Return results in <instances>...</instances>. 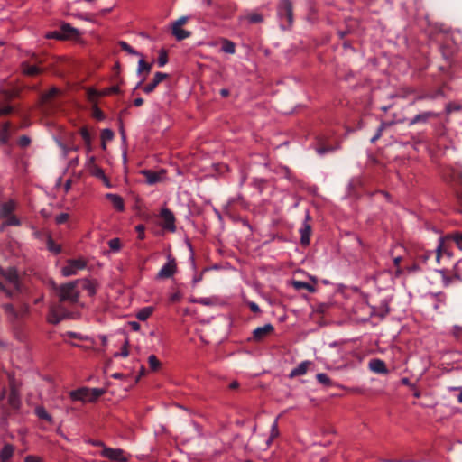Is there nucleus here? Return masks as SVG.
<instances>
[{
  "label": "nucleus",
  "instance_id": "f257e3e1",
  "mask_svg": "<svg viewBox=\"0 0 462 462\" xmlns=\"http://www.w3.org/2000/svg\"><path fill=\"white\" fill-rule=\"evenodd\" d=\"M80 280L71 281L60 285L51 282L58 302L51 307L49 321L52 324H58L61 320L70 317L71 312L66 308L65 304L74 305L79 302V291L78 285Z\"/></svg>",
  "mask_w": 462,
  "mask_h": 462
},
{
  "label": "nucleus",
  "instance_id": "f03ea898",
  "mask_svg": "<svg viewBox=\"0 0 462 462\" xmlns=\"http://www.w3.org/2000/svg\"><path fill=\"white\" fill-rule=\"evenodd\" d=\"M21 405L18 390L14 383H10V390L3 389L0 393V406L3 410L2 424H5L10 411H16Z\"/></svg>",
  "mask_w": 462,
  "mask_h": 462
},
{
  "label": "nucleus",
  "instance_id": "7ed1b4c3",
  "mask_svg": "<svg viewBox=\"0 0 462 462\" xmlns=\"http://www.w3.org/2000/svg\"><path fill=\"white\" fill-rule=\"evenodd\" d=\"M277 17L282 30H288L293 24V5L291 0H280L277 5Z\"/></svg>",
  "mask_w": 462,
  "mask_h": 462
},
{
  "label": "nucleus",
  "instance_id": "20e7f679",
  "mask_svg": "<svg viewBox=\"0 0 462 462\" xmlns=\"http://www.w3.org/2000/svg\"><path fill=\"white\" fill-rule=\"evenodd\" d=\"M105 390L101 388H88L81 387L77 390L71 391L69 396L73 401H80L83 402H96L100 396L105 393Z\"/></svg>",
  "mask_w": 462,
  "mask_h": 462
},
{
  "label": "nucleus",
  "instance_id": "39448f33",
  "mask_svg": "<svg viewBox=\"0 0 462 462\" xmlns=\"http://www.w3.org/2000/svg\"><path fill=\"white\" fill-rule=\"evenodd\" d=\"M42 63V60L35 53H32L29 60L21 63V70L25 76L36 77L43 71V69L40 67Z\"/></svg>",
  "mask_w": 462,
  "mask_h": 462
},
{
  "label": "nucleus",
  "instance_id": "423d86ee",
  "mask_svg": "<svg viewBox=\"0 0 462 462\" xmlns=\"http://www.w3.org/2000/svg\"><path fill=\"white\" fill-rule=\"evenodd\" d=\"M3 276L5 279L3 284L12 291V294L6 296L9 298H14L21 291V284L17 271L14 268H10Z\"/></svg>",
  "mask_w": 462,
  "mask_h": 462
},
{
  "label": "nucleus",
  "instance_id": "0eeeda50",
  "mask_svg": "<svg viewBox=\"0 0 462 462\" xmlns=\"http://www.w3.org/2000/svg\"><path fill=\"white\" fill-rule=\"evenodd\" d=\"M4 309L13 320H19L25 318L29 312V308L26 304H22L18 309H15L13 304H5Z\"/></svg>",
  "mask_w": 462,
  "mask_h": 462
},
{
  "label": "nucleus",
  "instance_id": "6e6552de",
  "mask_svg": "<svg viewBox=\"0 0 462 462\" xmlns=\"http://www.w3.org/2000/svg\"><path fill=\"white\" fill-rule=\"evenodd\" d=\"M86 267V262L82 259H69L67 265L61 270L63 276L69 277L77 274L79 270H83Z\"/></svg>",
  "mask_w": 462,
  "mask_h": 462
},
{
  "label": "nucleus",
  "instance_id": "1a4fd4ad",
  "mask_svg": "<svg viewBox=\"0 0 462 462\" xmlns=\"http://www.w3.org/2000/svg\"><path fill=\"white\" fill-rule=\"evenodd\" d=\"M161 218H162V226L163 228L170 230V231H175V217L173 213L169 208H162L161 211Z\"/></svg>",
  "mask_w": 462,
  "mask_h": 462
},
{
  "label": "nucleus",
  "instance_id": "9d476101",
  "mask_svg": "<svg viewBox=\"0 0 462 462\" xmlns=\"http://www.w3.org/2000/svg\"><path fill=\"white\" fill-rule=\"evenodd\" d=\"M101 455L111 460L126 462V458L124 456V451L120 448H104V449L101 452Z\"/></svg>",
  "mask_w": 462,
  "mask_h": 462
},
{
  "label": "nucleus",
  "instance_id": "9b49d317",
  "mask_svg": "<svg viewBox=\"0 0 462 462\" xmlns=\"http://www.w3.org/2000/svg\"><path fill=\"white\" fill-rule=\"evenodd\" d=\"M337 149V146H335L325 136H320L318 138L316 151L319 155H324L327 152H334Z\"/></svg>",
  "mask_w": 462,
  "mask_h": 462
},
{
  "label": "nucleus",
  "instance_id": "f8f14e48",
  "mask_svg": "<svg viewBox=\"0 0 462 462\" xmlns=\"http://www.w3.org/2000/svg\"><path fill=\"white\" fill-rule=\"evenodd\" d=\"M61 32L62 35L58 32H53L48 37L55 39H65L78 34V31L69 23H64L61 25Z\"/></svg>",
  "mask_w": 462,
  "mask_h": 462
},
{
  "label": "nucleus",
  "instance_id": "ddd939ff",
  "mask_svg": "<svg viewBox=\"0 0 462 462\" xmlns=\"http://www.w3.org/2000/svg\"><path fill=\"white\" fill-rule=\"evenodd\" d=\"M274 327L268 323L263 327H258L253 331V338L255 341H262L265 337L273 332Z\"/></svg>",
  "mask_w": 462,
  "mask_h": 462
},
{
  "label": "nucleus",
  "instance_id": "4468645a",
  "mask_svg": "<svg viewBox=\"0 0 462 462\" xmlns=\"http://www.w3.org/2000/svg\"><path fill=\"white\" fill-rule=\"evenodd\" d=\"M169 78V74L164 72H156L152 79V81L143 87V90L146 94L152 93L156 87L165 79Z\"/></svg>",
  "mask_w": 462,
  "mask_h": 462
},
{
  "label": "nucleus",
  "instance_id": "2eb2a0df",
  "mask_svg": "<svg viewBox=\"0 0 462 462\" xmlns=\"http://www.w3.org/2000/svg\"><path fill=\"white\" fill-rule=\"evenodd\" d=\"M176 272V263L174 259H171L159 271L157 277L160 279L171 278Z\"/></svg>",
  "mask_w": 462,
  "mask_h": 462
},
{
  "label": "nucleus",
  "instance_id": "dca6fc26",
  "mask_svg": "<svg viewBox=\"0 0 462 462\" xmlns=\"http://www.w3.org/2000/svg\"><path fill=\"white\" fill-rule=\"evenodd\" d=\"M310 219V216H306V221L303 223L302 226L300 229V244L302 245H308L310 241V234H311V226L307 223Z\"/></svg>",
  "mask_w": 462,
  "mask_h": 462
},
{
  "label": "nucleus",
  "instance_id": "f3484780",
  "mask_svg": "<svg viewBox=\"0 0 462 462\" xmlns=\"http://www.w3.org/2000/svg\"><path fill=\"white\" fill-rule=\"evenodd\" d=\"M369 368L376 374H385L388 373L385 363L381 359H372L369 362Z\"/></svg>",
  "mask_w": 462,
  "mask_h": 462
},
{
  "label": "nucleus",
  "instance_id": "a211bd4d",
  "mask_svg": "<svg viewBox=\"0 0 462 462\" xmlns=\"http://www.w3.org/2000/svg\"><path fill=\"white\" fill-rule=\"evenodd\" d=\"M441 97H444V91H443L442 88H439L434 90L433 92H426V93L418 95L412 103H415L416 101H420V100H425V99L434 100V99H437Z\"/></svg>",
  "mask_w": 462,
  "mask_h": 462
},
{
  "label": "nucleus",
  "instance_id": "6ab92c4d",
  "mask_svg": "<svg viewBox=\"0 0 462 462\" xmlns=\"http://www.w3.org/2000/svg\"><path fill=\"white\" fill-rule=\"evenodd\" d=\"M164 171L156 172L149 170H144L142 174L145 177L146 182L150 185L156 184L162 180Z\"/></svg>",
  "mask_w": 462,
  "mask_h": 462
},
{
  "label": "nucleus",
  "instance_id": "aec40b11",
  "mask_svg": "<svg viewBox=\"0 0 462 462\" xmlns=\"http://www.w3.org/2000/svg\"><path fill=\"white\" fill-rule=\"evenodd\" d=\"M438 114L432 111H426L415 116L410 122V125L423 123L426 124L430 118L437 117Z\"/></svg>",
  "mask_w": 462,
  "mask_h": 462
},
{
  "label": "nucleus",
  "instance_id": "412c9836",
  "mask_svg": "<svg viewBox=\"0 0 462 462\" xmlns=\"http://www.w3.org/2000/svg\"><path fill=\"white\" fill-rule=\"evenodd\" d=\"M11 123L5 122L3 124L0 129V144L6 145L9 143V140L11 137Z\"/></svg>",
  "mask_w": 462,
  "mask_h": 462
},
{
  "label": "nucleus",
  "instance_id": "4be33fe9",
  "mask_svg": "<svg viewBox=\"0 0 462 462\" xmlns=\"http://www.w3.org/2000/svg\"><path fill=\"white\" fill-rule=\"evenodd\" d=\"M14 447L12 444H5L0 450V462H8L14 456Z\"/></svg>",
  "mask_w": 462,
  "mask_h": 462
},
{
  "label": "nucleus",
  "instance_id": "5701e85b",
  "mask_svg": "<svg viewBox=\"0 0 462 462\" xmlns=\"http://www.w3.org/2000/svg\"><path fill=\"white\" fill-rule=\"evenodd\" d=\"M311 364L310 361L301 362L297 367L291 370L290 377L293 378L305 374Z\"/></svg>",
  "mask_w": 462,
  "mask_h": 462
},
{
  "label": "nucleus",
  "instance_id": "b1692460",
  "mask_svg": "<svg viewBox=\"0 0 462 462\" xmlns=\"http://www.w3.org/2000/svg\"><path fill=\"white\" fill-rule=\"evenodd\" d=\"M106 197L111 201L116 209L119 211L124 210V200L120 196L113 193H107Z\"/></svg>",
  "mask_w": 462,
  "mask_h": 462
},
{
  "label": "nucleus",
  "instance_id": "393cba45",
  "mask_svg": "<svg viewBox=\"0 0 462 462\" xmlns=\"http://www.w3.org/2000/svg\"><path fill=\"white\" fill-rule=\"evenodd\" d=\"M171 33L178 41L185 40L191 35L189 31L175 26H171Z\"/></svg>",
  "mask_w": 462,
  "mask_h": 462
},
{
  "label": "nucleus",
  "instance_id": "a878e982",
  "mask_svg": "<svg viewBox=\"0 0 462 462\" xmlns=\"http://www.w3.org/2000/svg\"><path fill=\"white\" fill-rule=\"evenodd\" d=\"M15 208V203L13 200L2 203L0 205V216L3 217L7 215H12Z\"/></svg>",
  "mask_w": 462,
  "mask_h": 462
},
{
  "label": "nucleus",
  "instance_id": "bb28decb",
  "mask_svg": "<svg viewBox=\"0 0 462 462\" xmlns=\"http://www.w3.org/2000/svg\"><path fill=\"white\" fill-rule=\"evenodd\" d=\"M46 245L50 252L58 254L61 252L60 245H57L50 234L46 235Z\"/></svg>",
  "mask_w": 462,
  "mask_h": 462
},
{
  "label": "nucleus",
  "instance_id": "cd10ccee",
  "mask_svg": "<svg viewBox=\"0 0 462 462\" xmlns=\"http://www.w3.org/2000/svg\"><path fill=\"white\" fill-rule=\"evenodd\" d=\"M34 412L39 419L52 423V417L47 412L44 407L37 406L34 410Z\"/></svg>",
  "mask_w": 462,
  "mask_h": 462
},
{
  "label": "nucleus",
  "instance_id": "c85d7f7f",
  "mask_svg": "<svg viewBox=\"0 0 462 462\" xmlns=\"http://www.w3.org/2000/svg\"><path fill=\"white\" fill-rule=\"evenodd\" d=\"M292 285L296 290H307L310 292L315 291V287L306 282L302 281H293Z\"/></svg>",
  "mask_w": 462,
  "mask_h": 462
},
{
  "label": "nucleus",
  "instance_id": "c756f323",
  "mask_svg": "<svg viewBox=\"0 0 462 462\" xmlns=\"http://www.w3.org/2000/svg\"><path fill=\"white\" fill-rule=\"evenodd\" d=\"M153 310L152 307L143 308L137 312L136 317L139 320L144 321L152 314Z\"/></svg>",
  "mask_w": 462,
  "mask_h": 462
},
{
  "label": "nucleus",
  "instance_id": "7c9ffc66",
  "mask_svg": "<svg viewBox=\"0 0 462 462\" xmlns=\"http://www.w3.org/2000/svg\"><path fill=\"white\" fill-rule=\"evenodd\" d=\"M152 69V64L147 63L143 59H141L138 62L137 73L140 75L142 73H145L146 75L150 73Z\"/></svg>",
  "mask_w": 462,
  "mask_h": 462
},
{
  "label": "nucleus",
  "instance_id": "2f4dec72",
  "mask_svg": "<svg viewBox=\"0 0 462 462\" xmlns=\"http://www.w3.org/2000/svg\"><path fill=\"white\" fill-rule=\"evenodd\" d=\"M82 139L86 144L87 150L89 152L91 150V135L88 130L86 127H82L79 131Z\"/></svg>",
  "mask_w": 462,
  "mask_h": 462
},
{
  "label": "nucleus",
  "instance_id": "473e14b6",
  "mask_svg": "<svg viewBox=\"0 0 462 462\" xmlns=\"http://www.w3.org/2000/svg\"><path fill=\"white\" fill-rule=\"evenodd\" d=\"M79 283H82V288L86 290L90 296L95 295L96 286L93 282L88 280H80Z\"/></svg>",
  "mask_w": 462,
  "mask_h": 462
},
{
  "label": "nucleus",
  "instance_id": "72a5a7b5",
  "mask_svg": "<svg viewBox=\"0 0 462 462\" xmlns=\"http://www.w3.org/2000/svg\"><path fill=\"white\" fill-rule=\"evenodd\" d=\"M114 132L110 129H104L101 133L102 147L106 149V143L113 140Z\"/></svg>",
  "mask_w": 462,
  "mask_h": 462
},
{
  "label": "nucleus",
  "instance_id": "f704fd0d",
  "mask_svg": "<svg viewBox=\"0 0 462 462\" xmlns=\"http://www.w3.org/2000/svg\"><path fill=\"white\" fill-rule=\"evenodd\" d=\"M222 51L226 53L234 54L236 51V46L234 42L225 39L222 43Z\"/></svg>",
  "mask_w": 462,
  "mask_h": 462
},
{
  "label": "nucleus",
  "instance_id": "c9c22d12",
  "mask_svg": "<svg viewBox=\"0 0 462 462\" xmlns=\"http://www.w3.org/2000/svg\"><path fill=\"white\" fill-rule=\"evenodd\" d=\"M119 46L121 47V49L125 51H126L127 53L131 54V55H136V56H142V54L140 52H138L136 50H134L132 46H130L127 42H124V41H120L118 42Z\"/></svg>",
  "mask_w": 462,
  "mask_h": 462
},
{
  "label": "nucleus",
  "instance_id": "e433bc0d",
  "mask_svg": "<svg viewBox=\"0 0 462 462\" xmlns=\"http://www.w3.org/2000/svg\"><path fill=\"white\" fill-rule=\"evenodd\" d=\"M251 23H260L263 21V17L258 13H250L245 16Z\"/></svg>",
  "mask_w": 462,
  "mask_h": 462
},
{
  "label": "nucleus",
  "instance_id": "4c0bfd02",
  "mask_svg": "<svg viewBox=\"0 0 462 462\" xmlns=\"http://www.w3.org/2000/svg\"><path fill=\"white\" fill-rule=\"evenodd\" d=\"M391 125H392V122H389V123L383 122L380 125V126L378 127L376 134L371 138V143H375L382 136V134H383V130L385 129V127L390 126Z\"/></svg>",
  "mask_w": 462,
  "mask_h": 462
},
{
  "label": "nucleus",
  "instance_id": "58836bf2",
  "mask_svg": "<svg viewBox=\"0 0 462 462\" xmlns=\"http://www.w3.org/2000/svg\"><path fill=\"white\" fill-rule=\"evenodd\" d=\"M148 363L150 369L153 372L157 371L161 366V362L154 355H151L148 357Z\"/></svg>",
  "mask_w": 462,
  "mask_h": 462
},
{
  "label": "nucleus",
  "instance_id": "ea45409f",
  "mask_svg": "<svg viewBox=\"0 0 462 462\" xmlns=\"http://www.w3.org/2000/svg\"><path fill=\"white\" fill-rule=\"evenodd\" d=\"M5 218V226H18L21 225L20 220L14 215H7L4 217Z\"/></svg>",
  "mask_w": 462,
  "mask_h": 462
},
{
  "label": "nucleus",
  "instance_id": "a19ab883",
  "mask_svg": "<svg viewBox=\"0 0 462 462\" xmlns=\"http://www.w3.org/2000/svg\"><path fill=\"white\" fill-rule=\"evenodd\" d=\"M87 95H88V99L90 101V102H96L97 99L99 97H102V92L100 91H97L94 88H88V91H87Z\"/></svg>",
  "mask_w": 462,
  "mask_h": 462
},
{
  "label": "nucleus",
  "instance_id": "79ce46f5",
  "mask_svg": "<svg viewBox=\"0 0 462 462\" xmlns=\"http://www.w3.org/2000/svg\"><path fill=\"white\" fill-rule=\"evenodd\" d=\"M316 378L319 383L324 384L326 386H330L332 384L331 379L326 374H318L316 375Z\"/></svg>",
  "mask_w": 462,
  "mask_h": 462
},
{
  "label": "nucleus",
  "instance_id": "37998d69",
  "mask_svg": "<svg viewBox=\"0 0 462 462\" xmlns=\"http://www.w3.org/2000/svg\"><path fill=\"white\" fill-rule=\"evenodd\" d=\"M159 67H163L168 62V54L165 50H161L157 60Z\"/></svg>",
  "mask_w": 462,
  "mask_h": 462
},
{
  "label": "nucleus",
  "instance_id": "c03bdc74",
  "mask_svg": "<svg viewBox=\"0 0 462 462\" xmlns=\"http://www.w3.org/2000/svg\"><path fill=\"white\" fill-rule=\"evenodd\" d=\"M110 249L114 252H117L121 248V240L119 238H113L108 241Z\"/></svg>",
  "mask_w": 462,
  "mask_h": 462
},
{
  "label": "nucleus",
  "instance_id": "a18cd8bd",
  "mask_svg": "<svg viewBox=\"0 0 462 462\" xmlns=\"http://www.w3.org/2000/svg\"><path fill=\"white\" fill-rule=\"evenodd\" d=\"M278 434H279L278 424H277V420H275L272 425L271 436L267 440V445H269L273 441V439L278 436Z\"/></svg>",
  "mask_w": 462,
  "mask_h": 462
},
{
  "label": "nucleus",
  "instance_id": "49530a36",
  "mask_svg": "<svg viewBox=\"0 0 462 462\" xmlns=\"http://www.w3.org/2000/svg\"><path fill=\"white\" fill-rule=\"evenodd\" d=\"M30 143H31V139L27 135H22L18 140V145L21 148H26L30 145Z\"/></svg>",
  "mask_w": 462,
  "mask_h": 462
},
{
  "label": "nucleus",
  "instance_id": "de8ad7c7",
  "mask_svg": "<svg viewBox=\"0 0 462 462\" xmlns=\"http://www.w3.org/2000/svg\"><path fill=\"white\" fill-rule=\"evenodd\" d=\"M101 92H102V96H107V95H111V94H118L120 92V88L118 86H113V87L105 88Z\"/></svg>",
  "mask_w": 462,
  "mask_h": 462
},
{
  "label": "nucleus",
  "instance_id": "09e8293b",
  "mask_svg": "<svg viewBox=\"0 0 462 462\" xmlns=\"http://www.w3.org/2000/svg\"><path fill=\"white\" fill-rule=\"evenodd\" d=\"M58 89L56 88H52L51 89H50L48 92H46L42 98L45 100V101H49L51 100V98H53L57 94H58Z\"/></svg>",
  "mask_w": 462,
  "mask_h": 462
},
{
  "label": "nucleus",
  "instance_id": "8fccbe9b",
  "mask_svg": "<svg viewBox=\"0 0 462 462\" xmlns=\"http://www.w3.org/2000/svg\"><path fill=\"white\" fill-rule=\"evenodd\" d=\"M69 218V215L67 213H61L55 217V221L58 225L66 223Z\"/></svg>",
  "mask_w": 462,
  "mask_h": 462
},
{
  "label": "nucleus",
  "instance_id": "3c124183",
  "mask_svg": "<svg viewBox=\"0 0 462 462\" xmlns=\"http://www.w3.org/2000/svg\"><path fill=\"white\" fill-rule=\"evenodd\" d=\"M14 111L13 106H0V116H7L11 114Z\"/></svg>",
  "mask_w": 462,
  "mask_h": 462
},
{
  "label": "nucleus",
  "instance_id": "603ef678",
  "mask_svg": "<svg viewBox=\"0 0 462 462\" xmlns=\"http://www.w3.org/2000/svg\"><path fill=\"white\" fill-rule=\"evenodd\" d=\"M189 18L187 16H181L178 20H176L171 26L175 27H181L182 25L186 24Z\"/></svg>",
  "mask_w": 462,
  "mask_h": 462
},
{
  "label": "nucleus",
  "instance_id": "864d4df0",
  "mask_svg": "<svg viewBox=\"0 0 462 462\" xmlns=\"http://www.w3.org/2000/svg\"><path fill=\"white\" fill-rule=\"evenodd\" d=\"M127 345H128V341H125V345H124V346H123V347H122L121 352H120V353H116V354H115V356H123V357H126V356H128V355H129V351H128V349H127Z\"/></svg>",
  "mask_w": 462,
  "mask_h": 462
},
{
  "label": "nucleus",
  "instance_id": "5fc2aeb1",
  "mask_svg": "<svg viewBox=\"0 0 462 462\" xmlns=\"http://www.w3.org/2000/svg\"><path fill=\"white\" fill-rule=\"evenodd\" d=\"M248 307H249L250 310L254 313H259L261 311L259 306L255 302H253V301L248 302Z\"/></svg>",
  "mask_w": 462,
  "mask_h": 462
},
{
  "label": "nucleus",
  "instance_id": "6e6d98bb",
  "mask_svg": "<svg viewBox=\"0 0 462 462\" xmlns=\"http://www.w3.org/2000/svg\"><path fill=\"white\" fill-rule=\"evenodd\" d=\"M95 176L97 177V178H100L102 179L103 180H106L107 181V178L106 176L105 175L104 171L102 169L100 168H97L96 171H95Z\"/></svg>",
  "mask_w": 462,
  "mask_h": 462
},
{
  "label": "nucleus",
  "instance_id": "4d7b16f0",
  "mask_svg": "<svg viewBox=\"0 0 462 462\" xmlns=\"http://www.w3.org/2000/svg\"><path fill=\"white\" fill-rule=\"evenodd\" d=\"M196 302L204 306H209L212 304V300L210 298H200L197 300Z\"/></svg>",
  "mask_w": 462,
  "mask_h": 462
},
{
  "label": "nucleus",
  "instance_id": "13d9d810",
  "mask_svg": "<svg viewBox=\"0 0 462 462\" xmlns=\"http://www.w3.org/2000/svg\"><path fill=\"white\" fill-rule=\"evenodd\" d=\"M136 231L138 232V238L143 240L144 238V226L143 225H138L136 226Z\"/></svg>",
  "mask_w": 462,
  "mask_h": 462
},
{
  "label": "nucleus",
  "instance_id": "bf43d9fd",
  "mask_svg": "<svg viewBox=\"0 0 462 462\" xmlns=\"http://www.w3.org/2000/svg\"><path fill=\"white\" fill-rule=\"evenodd\" d=\"M0 292H4L5 295L12 294V291L4 285L2 281H0Z\"/></svg>",
  "mask_w": 462,
  "mask_h": 462
},
{
  "label": "nucleus",
  "instance_id": "052dcab7",
  "mask_svg": "<svg viewBox=\"0 0 462 462\" xmlns=\"http://www.w3.org/2000/svg\"><path fill=\"white\" fill-rule=\"evenodd\" d=\"M60 146L62 148L65 155H67L70 151H78L79 149L77 146H72L69 148L61 143L60 144Z\"/></svg>",
  "mask_w": 462,
  "mask_h": 462
},
{
  "label": "nucleus",
  "instance_id": "680f3d73",
  "mask_svg": "<svg viewBox=\"0 0 462 462\" xmlns=\"http://www.w3.org/2000/svg\"><path fill=\"white\" fill-rule=\"evenodd\" d=\"M129 327L134 331H139L141 328L140 324L137 321H131L129 322Z\"/></svg>",
  "mask_w": 462,
  "mask_h": 462
},
{
  "label": "nucleus",
  "instance_id": "e2e57ef3",
  "mask_svg": "<svg viewBox=\"0 0 462 462\" xmlns=\"http://www.w3.org/2000/svg\"><path fill=\"white\" fill-rule=\"evenodd\" d=\"M41 458L36 457V456H27L25 458H24V462H41Z\"/></svg>",
  "mask_w": 462,
  "mask_h": 462
},
{
  "label": "nucleus",
  "instance_id": "0e129e2a",
  "mask_svg": "<svg viewBox=\"0 0 462 462\" xmlns=\"http://www.w3.org/2000/svg\"><path fill=\"white\" fill-rule=\"evenodd\" d=\"M401 261H402V257L401 256H397V257H395L393 259V263L397 267V271H396L397 274H400L402 273V270L399 268Z\"/></svg>",
  "mask_w": 462,
  "mask_h": 462
},
{
  "label": "nucleus",
  "instance_id": "69168bd1",
  "mask_svg": "<svg viewBox=\"0 0 462 462\" xmlns=\"http://www.w3.org/2000/svg\"><path fill=\"white\" fill-rule=\"evenodd\" d=\"M180 299H181V295L180 292L171 294V298H170L171 301H172V302H178L180 300Z\"/></svg>",
  "mask_w": 462,
  "mask_h": 462
},
{
  "label": "nucleus",
  "instance_id": "338daca9",
  "mask_svg": "<svg viewBox=\"0 0 462 462\" xmlns=\"http://www.w3.org/2000/svg\"><path fill=\"white\" fill-rule=\"evenodd\" d=\"M455 240L459 247H462V234H457L455 236Z\"/></svg>",
  "mask_w": 462,
  "mask_h": 462
},
{
  "label": "nucleus",
  "instance_id": "774afa93",
  "mask_svg": "<svg viewBox=\"0 0 462 462\" xmlns=\"http://www.w3.org/2000/svg\"><path fill=\"white\" fill-rule=\"evenodd\" d=\"M454 389L459 391V394L457 395V402L462 403V387H455Z\"/></svg>",
  "mask_w": 462,
  "mask_h": 462
}]
</instances>
